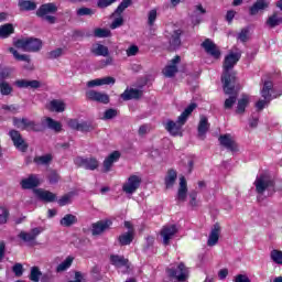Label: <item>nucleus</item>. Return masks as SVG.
Instances as JSON below:
<instances>
[{
  "mask_svg": "<svg viewBox=\"0 0 282 282\" xmlns=\"http://www.w3.org/2000/svg\"><path fill=\"white\" fill-rule=\"evenodd\" d=\"M281 23H282V18H279V15H276V13L269 17V19L267 20V25L269 28H276V25H281Z\"/></svg>",
  "mask_w": 282,
  "mask_h": 282,
  "instance_id": "09e8293b",
  "label": "nucleus"
},
{
  "mask_svg": "<svg viewBox=\"0 0 282 282\" xmlns=\"http://www.w3.org/2000/svg\"><path fill=\"white\" fill-rule=\"evenodd\" d=\"M11 34H14V25H12V23L0 26V39H8Z\"/></svg>",
  "mask_w": 282,
  "mask_h": 282,
  "instance_id": "58836bf2",
  "label": "nucleus"
},
{
  "mask_svg": "<svg viewBox=\"0 0 282 282\" xmlns=\"http://www.w3.org/2000/svg\"><path fill=\"white\" fill-rule=\"evenodd\" d=\"M41 127H43V131H45V129H50L55 133H61L63 131V124L61 123V121H56L52 117H46L42 119Z\"/></svg>",
  "mask_w": 282,
  "mask_h": 282,
  "instance_id": "dca6fc26",
  "label": "nucleus"
},
{
  "mask_svg": "<svg viewBox=\"0 0 282 282\" xmlns=\"http://www.w3.org/2000/svg\"><path fill=\"white\" fill-rule=\"evenodd\" d=\"M200 47L205 50L206 54H209V56H213V58H220L221 57V51H219V47H217V44L213 42L210 39H206L202 44Z\"/></svg>",
  "mask_w": 282,
  "mask_h": 282,
  "instance_id": "4468645a",
  "label": "nucleus"
},
{
  "mask_svg": "<svg viewBox=\"0 0 282 282\" xmlns=\"http://www.w3.org/2000/svg\"><path fill=\"white\" fill-rule=\"evenodd\" d=\"M219 232H221V227L219 226V223H216L209 234L207 246H217V243L219 242Z\"/></svg>",
  "mask_w": 282,
  "mask_h": 282,
  "instance_id": "b1692460",
  "label": "nucleus"
},
{
  "mask_svg": "<svg viewBox=\"0 0 282 282\" xmlns=\"http://www.w3.org/2000/svg\"><path fill=\"white\" fill-rule=\"evenodd\" d=\"M220 145L225 147L229 151H236L237 147L235 145V141L230 137V134H223L218 138Z\"/></svg>",
  "mask_w": 282,
  "mask_h": 282,
  "instance_id": "c756f323",
  "label": "nucleus"
},
{
  "mask_svg": "<svg viewBox=\"0 0 282 282\" xmlns=\"http://www.w3.org/2000/svg\"><path fill=\"white\" fill-rule=\"evenodd\" d=\"M116 116H118V110L109 108L104 113V120H112V118H116Z\"/></svg>",
  "mask_w": 282,
  "mask_h": 282,
  "instance_id": "6e6d98bb",
  "label": "nucleus"
},
{
  "mask_svg": "<svg viewBox=\"0 0 282 282\" xmlns=\"http://www.w3.org/2000/svg\"><path fill=\"white\" fill-rule=\"evenodd\" d=\"M43 232L42 227H35L31 230V232L21 231L19 234V238L22 239L25 243H30L31 246H34V241H36V237Z\"/></svg>",
  "mask_w": 282,
  "mask_h": 282,
  "instance_id": "2eb2a0df",
  "label": "nucleus"
},
{
  "mask_svg": "<svg viewBox=\"0 0 282 282\" xmlns=\"http://www.w3.org/2000/svg\"><path fill=\"white\" fill-rule=\"evenodd\" d=\"M15 87H19V89H39L41 87V82L33 79H19L14 83Z\"/></svg>",
  "mask_w": 282,
  "mask_h": 282,
  "instance_id": "4be33fe9",
  "label": "nucleus"
},
{
  "mask_svg": "<svg viewBox=\"0 0 282 282\" xmlns=\"http://www.w3.org/2000/svg\"><path fill=\"white\" fill-rule=\"evenodd\" d=\"M126 52L127 56H135V54L140 52V48L138 47V45H131Z\"/></svg>",
  "mask_w": 282,
  "mask_h": 282,
  "instance_id": "774afa93",
  "label": "nucleus"
},
{
  "mask_svg": "<svg viewBox=\"0 0 282 282\" xmlns=\"http://www.w3.org/2000/svg\"><path fill=\"white\" fill-rule=\"evenodd\" d=\"M74 164L77 165L78 169H85L86 171H96V169L100 166V162L95 156H77L74 159Z\"/></svg>",
  "mask_w": 282,
  "mask_h": 282,
  "instance_id": "1a4fd4ad",
  "label": "nucleus"
},
{
  "mask_svg": "<svg viewBox=\"0 0 282 282\" xmlns=\"http://www.w3.org/2000/svg\"><path fill=\"white\" fill-rule=\"evenodd\" d=\"M41 282H54V274L52 272L43 273L40 278Z\"/></svg>",
  "mask_w": 282,
  "mask_h": 282,
  "instance_id": "680f3d73",
  "label": "nucleus"
},
{
  "mask_svg": "<svg viewBox=\"0 0 282 282\" xmlns=\"http://www.w3.org/2000/svg\"><path fill=\"white\" fill-rule=\"evenodd\" d=\"M133 3L132 0H122L121 3L117 7L115 12L111 14V17H118L116 18L112 23L110 24V30H117V28H122L124 25V18H122V12L129 8Z\"/></svg>",
  "mask_w": 282,
  "mask_h": 282,
  "instance_id": "6e6552de",
  "label": "nucleus"
},
{
  "mask_svg": "<svg viewBox=\"0 0 282 282\" xmlns=\"http://www.w3.org/2000/svg\"><path fill=\"white\" fill-rule=\"evenodd\" d=\"M67 126L69 127V129H73V131L80 130V122H78L77 119H69L67 121Z\"/></svg>",
  "mask_w": 282,
  "mask_h": 282,
  "instance_id": "4d7b16f0",
  "label": "nucleus"
},
{
  "mask_svg": "<svg viewBox=\"0 0 282 282\" xmlns=\"http://www.w3.org/2000/svg\"><path fill=\"white\" fill-rule=\"evenodd\" d=\"M50 109H51V111H56L57 113H63V111H65V102L57 100V99H53L50 102Z\"/></svg>",
  "mask_w": 282,
  "mask_h": 282,
  "instance_id": "ea45409f",
  "label": "nucleus"
},
{
  "mask_svg": "<svg viewBox=\"0 0 282 282\" xmlns=\"http://www.w3.org/2000/svg\"><path fill=\"white\" fill-rule=\"evenodd\" d=\"M177 181V172L175 170H169L167 174L165 176V187L166 188H173L175 185V182Z\"/></svg>",
  "mask_w": 282,
  "mask_h": 282,
  "instance_id": "f704fd0d",
  "label": "nucleus"
},
{
  "mask_svg": "<svg viewBox=\"0 0 282 282\" xmlns=\"http://www.w3.org/2000/svg\"><path fill=\"white\" fill-rule=\"evenodd\" d=\"M122 100H140L142 98V90L138 88H127L123 94H121Z\"/></svg>",
  "mask_w": 282,
  "mask_h": 282,
  "instance_id": "a878e982",
  "label": "nucleus"
},
{
  "mask_svg": "<svg viewBox=\"0 0 282 282\" xmlns=\"http://www.w3.org/2000/svg\"><path fill=\"white\" fill-rule=\"evenodd\" d=\"M33 193L36 195L37 199H41V202H56V194L50 191L34 189Z\"/></svg>",
  "mask_w": 282,
  "mask_h": 282,
  "instance_id": "393cba45",
  "label": "nucleus"
},
{
  "mask_svg": "<svg viewBox=\"0 0 282 282\" xmlns=\"http://www.w3.org/2000/svg\"><path fill=\"white\" fill-rule=\"evenodd\" d=\"M189 205L195 208L197 206V192L193 191L189 193Z\"/></svg>",
  "mask_w": 282,
  "mask_h": 282,
  "instance_id": "e2e57ef3",
  "label": "nucleus"
},
{
  "mask_svg": "<svg viewBox=\"0 0 282 282\" xmlns=\"http://www.w3.org/2000/svg\"><path fill=\"white\" fill-rule=\"evenodd\" d=\"M94 36L96 39H109V36H111V31H109L107 29L97 28L94 31Z\"/></svg>",
  "mask_w": 282,
  "mask_h": 282,
  "instance_id": "de8ad7c7",
  "label": "nucleus"
},
{
  "mask_svg": "<svg viewBox=\"0 0 282 282\" xmlns=\"http://www.w3.org/2000/svg\"><path fill=\"white\" fill-rule=\"evenodd\" d=\"M118 0H98L97 6L99 8H109L112 3H116Z\"/></svg>",
  "mask_w": 282,
  "mask_h": 282,
  "instance_id": "0e129e2a",
  "label": "nucleus"
},
{
  "mask_svg": "<svg viewBox=\"0 0 282 282\" xmlns=\"http://www.w3.org/2000/svg\"><path fill=\"white\" fill-rule=\"evenodd\" d=\"M119 246H131L133 242V231H127L118 237Z\"/></svg>",
  "mask_w": 282,
  "mask_h": 282,
  "instance_id": "4c0bfd02",
  "label": "nucleus"
},
{
  "mask_svg": "<svg viewBox=\"0 0 282 282\" xmlns=\"http://www.w3.org/2000/svg\"><path fill=\"white\" fill-rule=\"evenodd\" d=\"M256 193L263 195L265 191L274 193V180L267 174H260L254 181Z\"/></svg>",
  "mask_w": 282,
  "mask_h": 282,
  "instance_id": "423d86ee",
  "label": "nucleus"
},
{
  "mask_svg": "<svg viewBox=\"0 0 282 282\" xmlns=\"http://www.w3.org/2000/svg\"><path fill=\"white\" fill-rule=\"evenodd\" d=\"M142 184V177L138 175H131L128 181L122 185V191L126 195H133Z\"/></svg>",
  "mask_w": 282,
  "mask_h": 282,
  "instance_id": "f8f14e48",
  "label": "nucleus"
},
{
  "mask_svg": "<svg viewBox=\"0 0 282 282\" xmlns=\"http://www.w3.org/2000/svg\"><path fill=\"white\" fill-rule=\"evenodd\" d=\"M182 34H184V31L182 29H177L174 30L170 40H169V45H170V50H180V47L182 46Z\"/></svg>",
  "mask_w": 282,
  "mask_h": 282,
  "instance_id": "412c9836",
  "label": "nucleus"
},
{
  "mask_svg": "<svg viewBox=\"0 0 282 282\" xmlns=\"http://www.w3.org/2000/svg\"><path fill=\"white\" fill-rule=\"evenodd\" d=\"M188 189H178L177 191V202H186V195Z\"/></svg>",
  "mask_w": 282,
  "mask_h": 282,
  "instance_id": "338daca9",
  "label": "nucleus"
},
{
  "mask_svg": "<svg viewBox=\"0 0 282 282\" xmlns=\"http://www.w3.org/2000/svg\"><path fill=\"white\" fill-rule=\"evenodd\" d=\"M182 57L180 55L174 56V58L171 59V64L166 65L163 69V75L166 78H173L175 74H177V65L181 63Z\"/></svg>",
  "mask_w": 282,
  "mask_h": 282,
  "instance_id": "6ab92c4d",
  "label": "nucleus"
},
{
  "mask_svg": "<svg viewBox=\"0 0 282 282\" xmlns=\"http://www.w3.org/2000/svg\"><path fill=\"white\" fill-rule=\"evenodd\" d=\"M9 135L18 151H21L22 153H25V151H28L29 145L25 142V139H23V135H21V132H19V130L9 131Z\"/></svg>",
  "mask_w": 282,
  "mask_h": 282,
  "instance_id": "ddd939ff",
  "label": "nucleus"
},
{
  "mask_svg": "<svg viewBox=\"0 0 282 282\" xmlns=\"http://www.w3.org/2000/svg\"><path fill=\"white\" fill-rule=\"evenodd\" d=\"M102 269L99 265L93 267L90 274L94 281H101L102 280Z\"/></svg>",
  "mask_w": 282,
  "mask_h": 282,
  "instance_id": "8fccbe9b",
  "label": "nucleus"
},
{
  "mask_svg": "<svg viewBox=\"0 0 282 282\" xmlns=\"http://www.w3.org/2000/svg\"><path fill=\"white\" fill-rule=\"evenodd\" d=\"M58 180H61V176H58V173L51 172L48 175V182L50 184H58Z\"/></svg>",
  "mask_w": 282,
  "mask_h": 282,
  "instance_id": "69168bd1",
  "label": "nucleus"
},
{
  "mask_svg": "<svg viewBox=\"0 0 282 282\" xmlns=\"http://www.w3.org/2000/svg\"><path fill=\"white\" fill-rule=\"evenodd\" d=\"M238 61H241V51H230L225 56L223 63L221 83L223 89L226 94H232L235 85H237V73H235L232 69H235V65H237Z\"/></svg>",
  "mask_w": 282,
  "mask_h": 282,
  "instance_id": "f257e3e1",
  "label": "nucleus"
},
{
  "mask_svg": "<svg viewBox=\"0 0 282 282\" xmlns=\"http://www.w3.org/2000/svg\"><path fill=\"white\" fill-rule=\"evenodd\" d=\"M41 276H43V273L41 272V269H39V267H32L31 268V273L29 275L30 281L40 282Z\"/></svg>",
  "mask_w": 282,
  "mask_h": 282,
  "instance_id": "37998d69",
  "label": "nucleus"
},
{
  "mask_svg": "<svg viewBox=\"0 0 282 282\" xmlns=\"http://www.w3.org/2000/svg\"><path fill=\"white\" fill-rule=\"evenodd\" d=\"M94 129H96V124H94L89 121H82L79 123V131H82V133H89V132L94 131Z\"/></svg>",
  "mask_w": 282,
  "mask_h": 282,
  "instance_id": "a18cd8bd",
  "label": "nucleus"
},
{
  "mask_svg": "<svg viewBox=\"0 0 282 282\" xmlns=\"http://www.w3.org/2000/svg\"><path fill=\"white\" fill-rule=\"evenodd\" d=\"M236 85L237 84H234V89L231 90V93H226L224 90V93L229 96V98H227L225 100V104H224V108L225 109H230L231 107L235 106V102H237V98H238V94H237V90H236Z\"/></svg>",
  "mask_w": 282,
  "mask_h": 282,
  "instance_id": "7c9ffc66",
  "label": "nucleus"
},
{
  "mask_svg": "<svg viewBox=\"0 0 282 282\" xmlns=\"http://www.w3.org/2000/svg\"><path fill=\"white\" fill-rule=\"evenodd\" d=\"M110 263L115 268H129V259L124 258V256L111 254Z\"/></svg>",
  "mask_w": 282,
  "mask_h": 282,
  "instance_id": "cd10ccee",
  "label": "nucleus"
},
{
  "mask_svg": "<svg viewBox=\"0 0 282 282\" xmlns=\"http://www.w3.org/2000/svg\"><path fill=\"white\" fill-rule=\"evenodd\" d=\"M62 54H63V48H55L47 53L46 58H48V61H54L56 58H61Z\"/></svg>",
  "mask_w": 282,
  "mask_h": 282,
  "instance_id": "603ef678",
  "label": "nucleus"
},
{
  "mask_svg": "<svg viewBox=\"0 0 282 282\" xmlns=\"http://www.w3.org/2000/svg\"><path fill=\"white\" fill-rule=\"evenodd\" d=\"M39 184V176H36L35 174H30L29 177L23 178L20 182V186L23 191H31L32 188H36Z\"/></svg>",
  "mask_w": 282,
  "mask_h": 282,
  "instance_id": "aec40b11",
  "label": "nucleus"
},
{
  "mask_svg": "<svg viewBox=\"0 0 282 282\" xmlns=\"http://www.w3.org/2000/svg\"><path fill=\"white\" fill-rule=\"evenodd\" d=\"M9 52L10 54L13 55V57L15 58V61H20L23 63H30V55H25V54H19V51H17L14 47H9Z\"/></svg>",
  "mask_w": 282,
  "mask_h": 282,
  "instance_id": "a19ab883",
  "label": "nucleus"
},
{
  "mask_svg": "<svg viewBox=\"0 0 282 282\" xmlns=\"http://www.w3.org/2000/svg\"><path fill=\"white\" fill-rule=\"evenodd\" d=\"M271 101H268V99H260L257 101L256 104V108L259 111H262V109H265V107H268L270 105Z\"/></svg>",
  "mask_w": 282,
  "mask_h": 282,
  "instance_id": "bf43d9fd",
  "label": "nucleus"
},
{
  "mask_svg": "<svg viewBox=\"0 0 282 282\" xmlns=\"http://www.w3.org/2000/svg\"><path fill=\"white\" fill-rule=\"evenodd\" d=\"M78 224V217L74 214H66L59 220V226L63 228H72V226H76Z\"/></svg>",
  "mask_w": 282,
  "mask_h": 282,
  "instance_id": "c85d7f7f",
  "label": "nucleus"
},
{
  "mask_svg": "<svg viewBox=\"0 0 282 282\" xmlns=\"http://www.w3.org/2000/svg\"><path fill=\"white\" fill-rule=\"evenodd\" d=\"M112 221L109 219L106 220H99L91 225V235L94 237H98V235H102V232H106V230H109L112 226Z\"/></svg>",
  "mask_w": 282,
  "mask_h": 282,
  "instance_id": "f3484780",
  "label": "nucleus"
},
{
  "mask_svg": "<svg viewBox=\"0 0 282 282\" xmlns=\"http://www.w3.org/2000/svg\"><path fill=\"white\" fill-rule=\"evenodd\" d=\"M180 232L177 225H165L160 231L163 246H171V239H174L175 235Z\"/></svg>",
  "mask_w": 282,
  "mask_h": 282,
  "instance_id": "9b49d317",
  "label": "nucleus"
},
{
  "mask_svg": "<svg viewBox=\"0 0 282 282\" xmlns=\"http://www.w3.org/2000/svg\"><path fill=\"white\" fill-rule=\"evenodd\" d=\"M34 162L39 166H45V165L50 164V162H52V154H45V155H42V156H36L34 159Z\"/></svg>",
  "mask_w": 282,
  "mask_h": 282,
  "instance_id": "c03bdc74",
  "label": "nucleus"
},
{
  "mask_svg": "<svg viewBox=\"0 0 282 282\" xmlns=\"http://www.w3.org/2000/svg\"><path fill=\"white\" fill-rule=\"evenodd\" d=\"M7 78H10V68L3 67L0 68V94L1 96H10L13 88L10 83L6 82Z\"/></svg>",
  "mask_w": 282,
  "mask_h": 282,
  "instance_id": "9d476101",
  "label": "nucleus"
},
{
  "mask_svg": "<svg viewBox=\"0 0 282 282\" xmlns=\"http://www.w3.org/2000/svg\"><path fill=\"white\" fill-rule=\"evenodd\" d=\"M2 213L0 214V225L8 224V217H10V210L6 207H1Z\"/></svg>",
  "mask_w": 282,
  "mask_h": 282,
  "instance_id": "5fc2aeb1",
  "label": "nucleus"
},
{
  "mask_svg": "<svg viewBox=\"0 0 282 282\" xmlns=\"http://www.w3.org/2000/svg\"><path fill=\"white\" fill-rule=\"evenodd\" d=\"M158 19V10L152 9L148 13V25L153 26Z\"/></svg>",
  "mask_w": 282,
  "mask_h": 282,
  "instance_id": "864d4df0",
  "label": "nucleus"
},
{
  "mask_svg": "<svg viewBox=\"0 0 282 282\" xmlns=\"http://www.w3.org/2000/svg\"><path fill=\"white\" fill-rule=\"evenodd\" d=\"M250 31L248 29H242L240 33L238 34V41H241V43H246L248 41V33Z\"/></svg>",
  "mask_w": 282,
  "mask_h": 282,
  "instance_id": "052dcab7",
  "label": "nucleus"
},
{
  "mask_svg": "<svg viewBox=\"0 0 282 282\" xmlns=\"http://www.w3.org/2000/svg\"><path fill=\"white\" fill-rule=\"evenodd\" d=\"M12 272L15 274V276H23V264L15 263L12 267Z\"/></svg>",
  "mask_w": 282,
  "mask_h": 282,
  "instance_id": "13d9d810",
  "label": "nucleus"
},
{
  "mask_svg": "<svg viewBox=\"0 0 282 282\" xmlns=\"http://www.w3.org/2000/svg\"><path fill=\"white\" fill-rule=\"evenodd\" d=\"M13 126H15L17 129H21V131H33L34 133H41V131H43V127H41L40 123L28 118L14 117Z\"/></svg>",
  "mask_w": 282,
  "mask_h": 282,
  "instance_id": "0eeeda50",
  "label": "nucleus"
},
{
  "mask_svg": "<svg viewBox=\"0 0 282 282\" xmlns=\"http://www.w3.org/2000/svg\"><path fill=\"white\" fill-rule=\"evenodd\" d=\"M250 105V97L248 95H242V97L238 100L236 113L239 116H242V113H246V107Z\"/></svg>",
  "mask_w": 282,
  "mask_h": 282,
  "instance_id": "2f4dec72",
  "label": "nucleus"
},
{
  "mask_svg": "<svg viewBox=\"0 0 282 282\" xmlns=\"http://www.w3.org/2000/svg\"><path fill=\"white\" fill-rule=\"evenodd\" d=\"M102 85H116V78L107 76L104 78L93 79L87 83V87H100Z\"/></svg>",
  "mask_w": 282,
  "mask_h": 282,
  "instance_id": "bb28decb",
  "label": "nucleus"
},
{
  "mask_svg": "<svg viewBox=\"0 0 282 282\" xmlns=\"http://www.w3.org/2000/svg\"><path fill=\"white\" fill-rule=\"evenodd\" d=\"M56 12H58V7L56 3L48 2L40 6V8L36 10V17L47 21V23H51V25H54V23H56V17L52 14H56Z\"/></svg>",
  "mask_w": 282,
  "mask_h": 282,
  "instance_id": "39448f33",
  "label": "nucleus"
},
{
  "mask_svg": "<svg viewBox=\"0 0 282 282\" xmlns=\"http://www.w3.org/2000/svg\"><path fill=\"white\" fill-rule=\"evenodd\" d=\"M14 47L22 52H41L43 50V41L36 37H24L13 42Z\"/></svg>",
  "mask_w": 282,
  "mask_h": 282,
  "instance_id": "7ed1b4c3",
  "label": "nucleus"
},
{
  "mask_svg": "<svg viewBox=\"0 0 282 282\" xmlns=\"http://www.w3.org/2000/svg\"><path fill=\"white\" fill-rule=\"evenodd\" d=\"M18 6L22 12H32L36 10V2L32 0H19Z\"/></svg>",
  "mask_w": 282,
  "mask_h": 282,
  "instance_id": "473e14b6",
  "label": "nucleus"
},
{
  "mask_svg": "<svg viewBox=\"0 0 282 282\" xmlns=\"http://www.w3.org/2000/svg\"><path fill=\"white\" fill-rule=\"evenodd\" d=\"M77 17H94L96 14V10L87 7H83L76 10Z\"/></svg>",
  "mask_w": 282,
  "mask_h": 282,
  "instance_id": "49530a36",
  "label": "nucleus"
},
{
  "mask_svg": "<svg viewBox=\"0 0 282 282\" xmlns=\"http://www.w3.org/2000/svg\"><path fill=\"white\" fill-rule=\"evenodd\" d=\"M87 100H91L93 102H101V105H109V95L105 93H99L96 90L86 91Z\"/></svg>",
  "mask_w": 282,
  "mask_h": 282,
  "instance_id": "a211bd4d",
  "label": "nucleus"
},
{
  "mask_svg": "<svg viewBox=\"0 0 282 282\" xmlns=\"http://www.w3.org/2000/svg\"><path fill=\"white\" fill-rule=\"evenodd\" d=\"M91 54L94 56H109V47L102 44H95L91 48Z\"/></svg>",
  "mask_w": 282,
  "mask_h": 282,
  "instance_id": "e433bc0d",
  "label": "nucleus"
},
{
  "mask_svg": "<svg viewBox=\"0 0 282 282\" xmlns=\"http://www.w3.org/2000/svg\"><path fill=\"white\" fill-rule=\"evenodd\" d=\"M273 89L272 82H264V85L261 89V96L264 100L272 101V93Z\"/></svg>",
  "mask_w": 282,
  "mask_h": 282,
  "instance_id": "c9c22d12",
  "label": "nucleus"
},
{
  "mask_svg": "<svg viewBox=\"0 0 282 282\" xmlns=\"http://www.w3.org/2000/svg\"><path fill=\"white\" fill-rule=\"evenodd\" d=\"M166 274L171 282H186L188 280V268L184 262L178 263L176 267L166 269Z\"/></svg>",
  "mask_w": 282,
  "mask_h": 282,
  "instance_id": "20e7f679",
  "label": "nucleus"
},
{
  "mask_svg": "<svg viewBox=\"0 0 282 282\" xmlns=\"http://www.w3.org/2000/svg\"><path fill=\"white\" fill-rule=\"evenodd\" d=\"M208 129H210V123H208V118L205 116L200 117V120L197 127L199 140H206V133H208Z\"/></svg>",
  "mask_w": 282,
  "mask_h": 282,
  "instance_id": "5701e85b",
  "label": "nucleus"
},
{
  "mask_svg": "<svg viewBox=\"0 0 282 282\" xmlns=\"http://www.w3.org/2000/svg\"><path fill=\"white\" fill-rule=\"evenodd\" d=\"M265 8H268V2L265 0H258L250 7L249 14L254 17V14H259L260 10H265Z\"/></svg>",
  "mask_w": 282,
  "mask_h": 282,
  "instance_id": "72a5a7b5",
  "label": "nucleus"
},
{
  "mask_svg": "<svg viewBox=\"0 0 282 282\" xmlns=\"http://www.w3.org/2000/svg\"><path fill=\"white\" fill-rule=\"evenodd\" d=\"M72 263H74V258L67 257L62 263L57 265L56 272H65V270L72 268Z\"/></svg>",
  "mask_w": 282,
  "mask_h": 282,
  "instance_id": "79ce46f5",
  "label": "nucleus"
},
{
  "mask_svg": "<svg viewBox=\"0 0 282 282\" xmlns=\"http://www.w3.org/2000/svg\"><path fill=\"white\" fill-rule=\"evenodd\" d=\"M270 257L274 263H278V265H282V251L272 250Z\"/></svg>",
  "mask_w": 282,
  "mask_h": 282,
  "instance_id": "3c124183",
  "label": "nucleus"
},
{
  "mask_svg": "<svg viewBox=\"0 0 282 282\" xmlns=\"http://www.w3.org/2000/svg\"><path fill=\"white\" fill-rule=\"evenodd\" d=\"M195 109H197V104L193 102L184 109V111L181 113L176 121L169 119L164 123V128L166 129V131L174 138L177 135H183L182 128L186 124L188 116H191L193 111H195Z\"/></svg>",
  "mask_w": 282,
  "mask_h": 282,
  "instance_id": "f03ea898",
  "label": "nucleus"
}]
</instances>
